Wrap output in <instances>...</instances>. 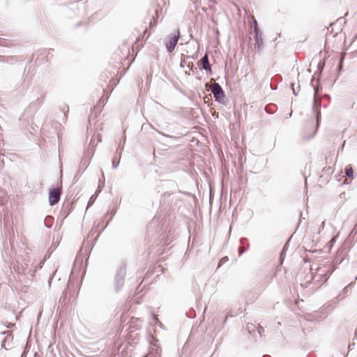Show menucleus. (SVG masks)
Segmentation results:
<instances>
[{
  "label": "nucleus",
  "instance_id": "nucleus-2",
  "mask_svg": "<svg viewBox=\"0 0 357 357\" xmlns=\"http://www.w3.org/2000/svg\"><path fill=\"white\" fill-rule=\"evenodd\" d=\"M211 91L217 101L223 102L225 93L221 86L218 83H214L211 86Z\"/></svg>",
  "mask_w": 357,
  "mask_h": 357
},
{
  "label": "nucleus",
  "instance_id": "nucleus-6",
  "mask_svg": "<svg viewBox=\"0 0 357 357\" xmlns=\"http://www.w3.org/2000/svg\"><path fill=\"white\" fill-rule=\"evenodd\" d=\"M317 89L315 90V94H314V105L317 106V105H319L321 104V100L320 98L317 96Z\"/></svg>",
  "mask_w": 357,
  "mask_h": 357
},
{
  "label": "nucleus",
  "instance_id": "nucleus-9",
  "mask_svg": "<svg viewBox=\"0 0 357 357\" xmlns=\"http://www.w3.org/2000/svg\"><path fill=\"white\" fill-rule=\"evenodd\" d=\"M254 24H255V30L256 31V35H257V22L255 20H254Z\"/></svg>",
  "mask_w": 357,
  "mask_h": 357
},
{
  "label": "nucleus",
  "instance_id": "nucleus-8",
  "mask_svg": "<svg viewBox=\"0 0 357 357\" xmlns=\"http://www.w3.org/2000/svg\"><path fill=\"white\" fill-rule=\"evenodd\" d=\"M94 201H95V197H93V196H92L90 198L89 201L88 206L87 207L90 206L91 205H92L93 204Z\"/></svg>",
  "mask_w": 357,
  "mask_h": 357
},
{
  "label": "nucleus",
  "instance_id": "nucleus-3",
  "mask_svg": "<svg viewBox=\"0 0 357 357\" xmlns=\"http://www.w3.org/2000/svg\"><path fill=\"white\" fill-rule=\"evenodd\" d=\"M180 38L179 30H177L176 33L169 37V40L166 42V47L168 52H172L176 45L178 40Z\"/></svg>",
  "mask_w": 357,
  "mask_h": 357
},
{
  "label": "nucleus",
  "instance_id": "nucleus-10",
  "mask_svg": "<svg viewBox=\"0 0 357 357\" xmlns=\"http://www.w3.org/2000/svg\"><path fill=\"white\" fill-rule=\"evenodd\" d=\"M320 271H321V268H317V272L315 273L314 277L317 276V275L318 274V272Z\"/></svg>",
  "mask_w": 357,
  "mask_h": 357
},
{
  "label": "nucleus",
  "instance_id": "nucleus-7",
  "mask_svg": "<svg viewBox=\"0 0 357 357\" xmlns=\"http://www.w3.org/2000/svg\"><path fill=\"white\" fill-rule=\"evenodd\" d=\"M339 197L342 200V204H343L345 202V201L347 200L345 192L340 193L339 195Z\"/></svg>",
  "mask_w": 357,
  "mask_h": 357
},
{
  "label": "nucleus",
  "instance_id": "nucleus-5",
  "mask_svg": "<svg viewBox=\"0 0 357 357\" xmlns=\"http://www.w3.org/2000/svg\"><path fill=\"white\" fill-rule=\"evenodd\" d=\"M345 174L350 178H354V170L351 165H347L345 169Z\"/></svg>",
  "mask_w": 357,
  "mask_h": 357
},
{
  "label": "nucleus",
  "instance_id": "nucleus-4",
  "mask_svg": "<svg viewBox=\"0 0 357 357\" xmlns=\"http://www.w3.org/2000/svg\"><path fill=\"white\" fill-rule=\"evenodd\" d=\"M199 63L205 70L208 73H211V67L208 61V56L206 54L199 61Z\"/></svg>",
  "mask_w": 357,
  "mask_h": 357
},
{
  "label": "nucleus",
  "instance_id": "nucleus-1",
  "mask_svg": "<svg viewBox=\"0 0 357 357\" xmlns=\"http://www.w3.org/2000/svg\"><path fill=\"white\" fill-rule=\"evenodd\" d=\"M61 191V186L50 190L49 193V202L50 205L53 206L59 202Z\"/></svg>",
  "mask_w": 357,
  "mask_h": 357
}]
</instances>
